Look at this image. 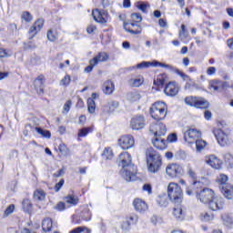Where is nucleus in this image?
Instances as JSON below:
<instances>
[{
  "label": "nucleus",
  "mask_w": 233,
  "mask_h": 233,
  "mask_svg": "<svg viewBox=\"0 0 233 233\" xmlns=\"http://www.w3.org/2000/svg\"><path fill=\"white\" fill-rule=\"evenodd\" d=\"M82 218L84 219V221H90V219H92V213H90L89 210L84 212L82 215Z\"/></svg>",
  "instance_id": "nucleus-51"
},
{
  "label": "nucleus",
  "mask_w": 233,
  "mask_h": 233,
  "mask_svg": "<svg viewBox=\"0 0 233 233\" xmlns=\"http://www.w3.org/2000/svg\"><path fill=\"white\" fill-rule=\"evenodd\" d=\"M124 28L126 32H129L133 35H137L143 32V28L135 23H124Z\"/></svg>",
  "instance_id": "nucleus-19"
},
{
  "label": "nucleus",
  "mask_w": 233,
  "mask_h": 233,
  "mask_svg": "<svg viewBox=\"0 0 233 233\" xmlns=\"http://www.w3.org/2000/svg\"><path fill=\"white\" fill-rule=\"evenodd\" d=\"M149 132L154 134V137H163L167 134V126L163 123L151 124Z\"/></svg>",
  "instance_id": "nucleus-13"
},
{
  "label": "nucleus",
  "mask_w": 233,
  "mask_h": 233,
  "mask_svg": "<svg viewBox=\"0 0 233 233\" xmlns=\"http://www.w3.org/2000/svg\"><path fill=\"white\" fill-rule=\"evenodd\" d=\"M65 185V179H61L58 183L55 186V191L59 192L61 190V187Z\"/></svg>",
  "instance_id": "nucleus-56"
},
{
  "label": "nucleus",
  "mask_w": 233,
  "mask_h": 233,
  "mask_svg": "<svg viewBox=\"0 0 233 233\" xmlns=\"http://www.w3.org/2000/svg\"><path fill=\"white\" fill-rule=\"evenodd\" d=\"M206 163H208L209 167H211L212 168H217V169L221 168L223 165V161H221V159H219L218 157L214 155H210L207 157Z\"/></svg>",
  "instance_id": "nucleus-20"
},
{
  "label": "nucleus",
  "mask_w": 233,
  "mask_h": 233,
  "mask_svg": "<svg viewBox=\"0 0 233 233\" xmlns=\"http://www.w3.org/2000/svg\"><path fill=\"white\" fill-rule=\"evenodd\" d=\"M230 85L227 81L221 80H210L208 82V88L209 90H214V92H218V90H225V88H229Z\"/></svg>",
  "instance_id": "nucleus-16"
},
{
  "label": "nucleus",
  "mask_w": 233,
  "mask_h": 233,
  "mask_svg": "<svg viewBox=\"0 0 233 233\" xmlns=\"http://www.w3.org/2000/svg\"><path fill=\"white\" fill-rule=\"evenodd\" d=\"M185 103L194 108H205V98L201 96H187L185 98Z\"/></svg>",
  "instance_id": "nucleus-12"
},
{
  "label": "nucleus",
  "mask_w": 233,
  "mask_h": 233,
  "mask_svg": "<svg viewBox=\"0 0 233 233\" xmlns=\"http://www.w3.org/2000/svg\"><path fill=\"white\" fill-rule=\"evenodd\" d=\"M150 66H161L163 68H172V66L170 65L154 60L153 62L143 61L137 64L136 66L130 67V70H134V68H137L138 70H143L145 68H150Z\"/></svg>",
  "instance_id": "nucleus-11"
},
{
  "label": "nucleus",
  "mask_w": 233,
  "mask_h": 233,
  "mask_svg": "<svg viewBox=\"0 0 233 233\" xmlns=\"http://www.w3.org/2000/svg\"><path fill=\"white\" fill-rule=\"evenodd\" d=\"M96 30H97V27H96V25H90L86 28L87 34H94V32H96Z\"/></svg>",
  "instance_id": "nucleus-58"
},
{
  "label": "nucleus",
  "mask_w": 233,
  "mask_h": 233,
  "mask_svg": "<svg viewBox=\"0 0 233 233\" xmlns=\"http://www.w3.org/2000/svg\"><path fill=\"white\" fill-rule=\"evenodd\" d=\"M130 229V221H126L122 223V230H129Z\"/></svg>",
  "instance_id": "nucleus-60"
},
{
  "label": "nucleus",
  "mask_w": 233,
  "mask_h": 233,
  "mask_svg": "<svg viewBox=\"0 0 233 233\" xmlns=\"http://www.w3.org/2000/svg\"><path fill=\"white\" fill-rule=\"evenodd\" d=\"M216 72H217V69L214 66L208 67L207 69L208 76H214L216 74Z\"/></svg>",
  "instance_id": "nucleus-59"
},
{
  "label": "nucleus",
  "mask_w": 233,
  "mask_h": 233,
  "mask_svg": "<svg viewBox=\"0 0 233 233\" xmlns=\"http://www.w3.org/2000/svg\"><path fill=\"white\" fill-rule=\"evenodd\" d=\"M21 19H23V21H25V23H30L32 22V19H34V17L32 16V14H30V12L24 11L21 15Z\"/></svg>",
  "instance_id": "nucleus-43"
},
{
  "label": "nucleus",
  "mask_w": 233,
  "mask_h": 233,
  "mask_svg": "<svg viewBox=\"0 0 233 233\" xmlns=\"http://www.w3.org/2000/svg\"><path fill=\"white\" fill-rule=\"evenodd\" d=\"M118 145L123 150H128L136 145V140L132 135H124L118 139Z\"/></svg>",
  "instance_id": "nucleus-14"
},
{
  "label": "nucleus",
  "mask_w": 233,
  "mask_h": 233,
  "mask_svg": "<svg viewBox=\"0 0 233 233\" xmlns=\"http://www.w3.org/2000/svg\"><path fill=\"white\" fill-rule=\"evenodd\" d=\"M227 199H232L233 198V185H231L230 189H228V192L226 195Z\"/></svg>",
  "instance_id": "nucleus-61"
},
{
  "label": "nucleus",
  "mask_w": 233,
  "mask_h": 233,
  "mask_svg": "<svg viewBox=\"0 0 233 233\" xmlns=\"http://www.w3.org/2000/svg\"><path fill=\"white\" fill-rule=\"evenodd\" d=\"M145 125H146L145 116L141 115H137L134 116L130 122V127L132 130H141V128H145Z\"/></svg>",
  "instance_id": "nucleus-17"
},
{
  "label": "nucleus",
  "mask_w": 233,
  "mask_h": 233,
  "mask_svg": "<svg viewBox=\"0 0 233 233\" xmlns=\"http://www.w3.org/2000/svg\"><path fill=\"white\" fill-rule=\"evenodd\" d=\"M56 210H58L59 212L65 210L66 208V206L65 205V202H58L56 207Z\"/></svg>",
  "instance_id": "nucleus-54"
},
{
  "label": "nucleus",
  "mask_w": 233,
  "mask_h": 233,
  "mask_svg": "<svg viewBox=\"0 0 233 233\" xmlns=\"http://www.w3.org/2000/svg\"><path fill=\"white\" fill-rule=\"evenodd\" d=\"M118 167H122L120 174L127 181H136L137 169L132 164V156L128 152H123L118 157Z\"/></svg>",
  "instance_id": "nucleus-1"
},
{
  "label": "nucleus",
  "mask_w": 233,
  "mask_h": 233,
  "mask_svg": "<svg viewBox=\"0 0 233 233\" xmlns=\"http://www.w3.org/2000/svg\"><path fill=\"white\" fill-rule=\"evenodd\" d=\"M213 132L220 147H227V145H230V133H228V131L218 128L214 129Z\"/></svg>",
  "instance_id": "nucleus-8"
},
{
  "label": "nucleus",
  "mask_w": 233,
  "mask_h": 233,
  "mask_svg": "<svg viewBox=\"0 0 233 233\" xmlns=\"http://www.w3.org/2000/svg\"><path fill=\"white\" fill-rule=\"evenodd\" d=\"M44 25H45V20L40 18L35 22L33 26H35L36 28V30L39 32L41 30V28H43Z\"/></svg>",
  "instance_id": "nucleus-47"
},
{
  "label": "nucleus",
  "mask_w": 233,
  "mask_h": 233,
  "mask_svg": "<svg viewBox=\"0 0 233 233\" xmlns=\"http://www.w3.org/2000/svg\"><path fill=\"white\" fill-rule=\"evenodd\" d=\"M72 106V101L67 100L65 105H64V114H68V112H70V108Z\"/></svg>",
  "instance_id": "nucleus-49"
},
{
  "label": "nucleus",
  "mask_w": 233,
  "mask_h": 233,
  "mask_svg": "<svg viewBox=\"0 0 233 233\" xmlns=\"http://www.w3.org/2000/svg\"><path fill=\"white\" fill-rule=\"evenodd\" d=\"M127 99L134 103L136 101H139V99H141V96L137 92H132L127 95Z\"/></svg>",
  "instance_id": "nucleus-40"
},
{
  "label": "nucleus",
  "mask_w": 233,
  "mask_h": 233,
  "mask_svg": "<svg viewBox=\"0 0 233 233\" xmlns=\"http://www.w3.org/2000/svg\"><path fill=\"white\" fill-rule=\"evenodd\" d=\"M149 112L155 121H163L168 113V106L165 102H156L151 106Z\"/></svg>",
  "instance_id": "nucleus-5"
},
{
  "label": "nucleus",
  "mask_w": 233,
  "mask_h": 233,
  "mask_svg": "<svg viewBox=\"0 0 233 233\" xmlns=\"http://www.w3.org/2000/svg\"><path fill=\"white\" fill-rule=\"evenodd\" d=\"M46 198V193L43 189H36L34 193V199L36 201H45Z\"/></svg>",
  "instance_id": "nucleus-29"
},
{
  "label": "nucleus",
  "mask_w": 233,
  "mask_h": 233,
  "mask_svg": "<svg viewBox=\"0 0 233 233\" xmlns=\"http://www.w3.org/2000/svg\"><path fill=\"white\" fill-rule=\"evenodd\" d=\"M178 37L181 41H185L188 37V31H179Z\"/></svg>",
  "instance_id": "nucleus-55"
},
{
  "label": "nucleus",
  "mask_w": 233,
  "mask_h": 233,
  "mask_svg": "<svg viewBox=\"0 0 233 233\" xmlns=\"http://www.w3.org/2000/svg\"><path fill=\"white\" fill-rule=\"evenodd\" d=\"M167 196L175 205L182 203L183 189H181V186L176 182H170L167 186Z\"/></svg>",
  "instance_id": "nucleus-6"
},
{
  "label": "nucleus",
  "mask_w": 233,
  "mask_h": 233,
  "mask_svg": "<svg viewBox=\"0 0 233 233\" xmlns=\"http://www.w3.org/2000/svg\"><path fill=\"white\" fill-rule=\"evenodd\" d=\"M225 163L228 168H233V157L230 154H226L224 156Z\"/></svg>",
  "instance_id": "nucleus-42"
},
{
  "label": "nucleus",
  "mask_w": 233,
  "mask_h": 233,
  "mask_svg": "<svg viewBox=\"0 0 233 233\" xmlns=\"http://www.w3.org/2000/svg\"><path fill=\"white\" fill-rule=\"evenodd\" d=\"M133 206L137 212H147V210H148V205L141 198H135Z\"/></svg>",
  "instance_id": "nucleus-21"
},
{
  "label": "nucleus",
  "mask_w": 233,
  "mask_h": 233,
  "mask_svg": "<svg viewBox=\"0 0 233 233\" xmlns=\"http://www.w3.org/2000/svg\"><path fill=\"white\" fill-rule=\"evenodd\" d=\"M102 156L105 159H112V157H114V152H112V148L106 147Z\"/></svg>",
  "instance_id": "nucleus-41"
},
{
  "label": "nucleus",
  "mask_w": 233,
  "mask_h": 233,
  "mask_svg": "<svg viewBox=\"0 0 233 233\" xmlns=\"http://www.w3.org/2000/svg\"><path fill=\"white\" fill-rule=\"evenodd\" d=\"M166 174L172 178L181 177L185 171L183 170V167L179 164L171 163L168 164L166 167Z\"/></svg>",
  "instance_id": "nucleus-7"
},
{
  "label": "nucleus",
  "mask_w": 233,
  "mask_h": 233,
  "mask_svg": "<svg viewBox=\"0 0 233 233\" xmlns=\"http://www.w3.org/2000/svg\"><path fill=\"white\" fill-rule=\"evenodd\" d=\"M147 165L148 172L151 174H157L163 167V158L161 155L154 148H147L146 151Z\"/></svg>",
  "instance_id": "nucleus-2"
},
{
  "label": "nucleus",
  "mask_w": 233,
  "mask_h": 233,
  "mask_svg": "<svg viewBox=\"0 0 233 233\" xmlns=\"http://www.w3.org/2000/svg\"><path fill=\"white\" fill-rule=\"evenodd\" d=\"M187 174L189 177L193 179L192 186L195 190V194L197 196V199L200 201V203H205V182L203 180L198 179L196 172L192 170V168H188Z\"/></svg>",
  "instance_id": "nucleus-3"
},
{
  "label": "nucleus",
  "mask_w": 233,
  "mask_h": 233,
  "mask_svg": "<svg viewBox=\"0 0 233 233\" xmlns=\"http://www.w3.org/2000/svg\"><path fill=\"white\" fill-rule=\"evenodd\" d=\"M92 15L94 21H96V23H100V25H105V23H108V12L106 11L94 9L92 11Z\"/></svg>",
  "instance_id": "nucleus-15"
},
{
  "label": "nucleus",
  "mask_w": 233,
  "mask_h": 233,
  "mask_svg": "<svg viewBox=\"0 0 233 233\" xmlns=\"http://www.w3.org/2000/svg\"><path fill=\"white\" fill-rule=\"evenodd\" d=\"M93 131H94V127H84V128L79 130L78 137H86V136H88V134H90V132H93Z\"/></svg>",
  "instance_id": "nucleus-37"
},
{
  "label": "nucleus",
  "mask_w": 233,
  "mask_h": 233,
  "mask_svg": "<svg viewBox=\"0 0 233 233\" xmlns=\"http://www.w3.org/2000/svg\"><path fill=\"white\" fill-rule=\"evenodd\" d=\"M154 140L152 141L153 147L157 148V150H165L167 148V140L162 138V137H154Z\"/></svg>",
  "instance_id": "nucleus-23"
},
{
  "label": "nucleus",
  "mask_w": 233,
  "mask_h": 233,
  "mask_svg": "<svg viewBox=\"0 0 233 233\" xmlns=\"http://www.w3.org/2000/svg\"><path fill=\"white\" fill-rule=\"evenodd\" d=\"M37 32H39V31L35 27V25H33L30 27L29 34L31 35V39H33V37H35V35H37Z\"/></svg>",
  "instance_id": "nucleus-52"
},
{
  "label": "nucleus",
  "mask_w": 233,
  "mask_h": 233,
  "mask_svg": "<svg viewBox=\"0 0 233 233\" xmlns=\"http://www.w3.org/2000/svg\"><path fill=\"white\" fill-rule=\"evenodd\" d=\"M87 110L89 114H94L96 112V101L92 98L87 99Z\"/></svg>",
  "instance_id": "nucleus-38"
},
{
  "label": "nucleus",
  "mask_w": 233,
  "mask_h": 233,
  "mask_svg": "<svg viewBox=\"0 0 233 233\" xmlns=\"http://www.w3.org/2000/svg\"><path fill=\"white\" fill-rule=\"evenodd\" d=\"M177 76H180L183 81H189L192 82V78L188 76V75L185 74L183 71L177 70Z\"/></svg>",
  "instance_id": "nucleus-46"
},
{
  "label": "nucleus",
  "mask_w": 233,
  "mask_h": 233,
  "mask_svg": "<svg viewBox=\"0 0 233 233\" xmlns=\"http://www.w3.org/2000/svg\"><path fill=\"white\" fill-rule=\"evenodd\" d=\"M34 86L37 94L39 95L43 94L45 90V76L43 75L38 76L34 82Z\"/></svg>",
  "instance_id": "nucleus-22"
},
{
  "label": "nucleus",
  "mask_w": 233,
  "mask_h": 233,
  "mask_svg": "<svg viewBox=\"0 0 233 233\" xmlns=\"http://www.w3.org/2000/svg\"><path fill=\"white\" fill-rule=\"evenodd\" d=\"M228 181V177L225 174H220L217 177V183L219 185V189L223 196L226 198L228 190L232 188V185L227 183Z\"/></svg>",
  "instance_id": "nucleus-10"
},
{
  "label": "nucleus",
  "mask_w": 233,
  "mask_h": 233,
  "mask_svg": "<svg viewBox=\"0 0 233 233\" xmlns=\"http://www.w3.org/2000/svg\"><path fill=\"white\" fill-rule=\"evenodd\" d=\"M70 81H72V78L69 75H66V76H64V78L61 79L60 86H68V85H70Z\"/></svg>",
  "instance_id": "nucleus-45"
},
{
  "label": "nucleus",
  "mask_w": 233,
  "mask_h": 233,
  "mask_svg": "<svg viewBox=\"0 0 233 233\" xmlns=\"http://www.w3.org/2000/svg\"><path fill=\"white\" fill-rule=\"evenodd\" d=\"M94 66H96V65L92 64V60L89 61V66L85 68L86 72H91L94 70Z\"/></svg>",
  "instance_id": "nucleus-62"
},
{
  "label": "nucleus",
  "mask_w": 233,
  "mask_h": 233,
  "mask_svg": "<svg viewBox=\"0 0 233 233\" xmlns=\"http://www.w3.org/2000/svg\"><path fill=\"white\" fill-rule=\"evenodd\" d=\"M221 218L224 225H227V227H229V225L233 224V217L228 213L222 214Z\"/></svg>",
  "instance_id": "nucleus-30"
},
{
  "label": "nucleus",
  "mask_w": 233,
  "mask_h": 233,
  "mask_svg": "<svg viewBox=\"0 0 233 233\" xmlns=\"http://www.w3.org/2000/svg\"><path fill=\"white\" fill-rule=\"evenodd\" d=\"M22 205L25 212H27V213L32 212V202L30 201V199L28 198L24 199L22 202Z\"/></svg>",
  "instance_id": "nucleus-34"
},
{
  "label": "nucleus",
  "mask_w": 233,
  "mask_h": 233,
  "mask_svg": "<svg viewBox=\"0 0 233 233\" xmlns=\"http://www.w3.org/2000/svg\"><path fill=\"white\" fill-rule=\"evenodd\" d=\"M167 79H168V76H167V74H159L157 76H155L153 84L157 88H163V85L167 83Z\"/></svg>",
  "instance_id": "nucleus-24"
},
{
  "label": "nucleus",
  "mask_w": 233,
  "mask_h": 233,
  "mask_svg": "<svg viewBox=\"0 0 233 233\" xmlns=\"http://www.w3.org/2000/svg\"><path fill=\"white\" fill-rule=\"evenodd\" d=\"M118 106L119 102L112 101L111 103H109V112H114V110H116V108H117Z\"/></svg>",
  "instance_id": "nucleus-50"
},
{
  "label": "nucleus",
  "mask_w": 233,
  "mask_h": 233,
  "mask_svg": "<svg viewBox=\"0 0 233 233\" xmlns=\"http://www.w3.org/2000/svg\"><path fill=\"white\" fill-rule=\"evenodd\" d=\"M178 92L179 85H177V83L176 82H169L164 89V93L166 94V96H169L170 97L177 96Z\"/></svg>",
  "instance_id": "nucleus-18"
},
{
  "label": "nucleus",
  "mask_w": 233,
  "mask_h": 233,
  "mask_svg": "<svg viewBox=\"0 0 233 233\" xmlns=\"http://www.w3.org/2000/svg\"><path fill=\"white\" fill-rule=\"evenodd\" d=\"M53 221L52 218H45L42 222V228L44 232H50L52 230Z\"/></svg>",
  "instance_id": "nucleus-28"
},
{
  "label": "nucleus",
  "mask_w": 233,
  "mask_h": 233,
  "mask_svg": "<svg viewBox=\"0 0 233 233\" xmlns=\"http://www.w3.org/2000/svg\"><path fill=\"white\" fill-rule=\"evenodd\" d=\"M195 143L197 152H203V150L205 149V140L198 138L195 140Z\"/></svg>",
  "instance_id": "nucleus-39"
},
{
  "label": "nucleus",
  "mask_w": 233,
  "mask_h": 233,
  "mask_svg": "<svg viewBox=\"0 0 233 233\" xmlns=\"http://www.w3.org/2000/svg\"><path fill=\"white\" fill-rule=\"evenodd\" d=\"M143 83H145V78L141 76L129 80L130 86L134 87L141 86Z\"/></svg>",
  "instance_id": "nucleus-27"
},
{
  "label": "nucleus",
  "mask_w": 233,
  "mask_h": 233,
  "mask_svg": "<svg viewBox=\"0 0 233 233\" xmlns=\"http://www.w3.org/2000/svg\"><path fill=\"white\" fill-rule=\"evenodd\" d=\"M228 46L233 50V38L228 40Z\"/></svg>",
  "instance_id": "nucleus-64"
},
{
  "label": "nucleus",
  "mask_w": 233,
  "mask_h": 233,
  "mask_svg": "<svg viewBox=\"0 0 233 233\" xmlns=\"http://www.w3.org/2000/svg\"><path fill=\"white\" fill-rule=\"evenodd\" d=\"M115 90L114 82L107 80L104 83V89L103 92L106 93L107 96H110Z\"/></svg>",
  "instance_id": "nucleus-26"
},
{
  "label": "nucleus",
  "mask_w": 233,
  "mask_h": 233,
  "mask_svg": "<svg viewBox=\"0 0 233 233\" xmlns=\"http://www.w3.org/2000/svg\"><path fill=\"white\" fill-rule=\"evenodd\" d=\"M35 131L37 132V134H40L42 137H46L47 139H50V137H52V134L49 130H44L41 127H35Z\"/></svg>",
  "instance_id": "nucleus-36"
},
{
  "label": "nucleus",
  "mask_w": 233,
  "mask_h": 233,
  "mask_svg": "<svg viewBox=\"0 0 233 233\" xmlns=\"http://www.w3.org/2000/svg\"><path fill=\"white\" fill-rule=\"evenodd\" d=\"M108 54L105 52L98 53L94 58L91 59L92 65H99V63H105L108 61Z\"/></svg>",
  "instance_id": "nucleus-25"
},
{
  "label": "nucleus",
  "mask_w": 233,
  "mask_h": 233,
  "mask_svg": "<svg viewBox=\"0 0 233 233\" xmlns=\"http://www.w3.org/2000/svg\"><path fill=\"white\" fill-rule=\"evenodd\" d=\"M144 192H147V194H152V186L150 184H145L143 186Z\"/></svg>",
  "instance_id": "nucleus-57"
},
{
  "label": "nucleus",
  "mask_w": 233,
  "mask_h": 233,
  "mask_svg": "<svg viewBox=\"0 0 233 233\" xmlns=\"http://www.w3.org/2000/svg\"><path fill=\"white\" fill-rule=\"evenodd\" d=\"M199 137H201V131L194 127H190L184 132V139L189 145L196 143Z\"/></svg>",
  "instance_id": "nucleus-9"
},
{
  "label": "nucleus",
  "mask_w": 233,
  "mask_h": 233,
  "mask_svg": "<svg viewBox=\"0 0 233 233\" xmlns=\"http://www.w3.org/2000/svg\"><path fill=\"white\" fill-rule=\"evenodd\" d=\"M137 8H138V10H141V12H143V14H147L148 8H150V5H148L145 2H138L137 4Z\"/></svg>",
  "instance_id": "nucleus-33"
},
{
  "label": "nucleus",
  "mask_w": 233,
  "mask_h": 233,
  "mask_svg": "<svg viewBox=\"0 0 233 233\" xmlns=\"http://www.w3.org/2000/svg\"><path fill=\"white\" fill-rule=\"evenodd\" d=\"M158 25L162 28H167V20H165L163 18H160L159 21H158Z\"/></svg>",
  "instance_id": "nucleus-63"
},
{
  "label": "nucleus",
  "mask_w": 233,
  "mask_h": 233,
  "mask_svg": "<svg viewBox=\"0 0 233 233\" xmlns=\"http://www.w3.org/2000/svg\"><path fill=\"white\" fill-rule=\"evenodd\" d=\"M14 210H15V206L14 204L9 205L5 210L4 216H10L14 213Z\"/></svg>",
  "instance_id": "nucleus-48"
},
{
  "label": "nucleus",
  "mask_w": 233,
  "mask_h": 233,
  "mask_svg": "<svg viewBox=\"0 0 233 233\" xmlns=\"http://www.w3.org/2000/svg\"><path fill=\"white\" fill-rule=\"evenodd\" d=\"M59 34H57V31L49 29L47 31V39L49 41H56L58 39Z\"/></svg>",
  "instance_id": "nucleus-35"
},
{
  "label": "nucleus",
  "mask_w": 233,
  "mask_h": 233,
  "mask_svg": "<svg viewBox=\"0 0 233 233\" xmlns=\"http://www.w3.org/2000/svg\"><path fill=\"white\" fill-rule=\"evenodd\" d=\"M167 141H169V143H176V141H177V135L176 133L168 135Z\"/></svg>",
  "instance_id": "nucleus-53"
},
{
  "label": "nucleus",
  "mask_w": 233,
  "mask_h": 233,
  "mask_svg": "<svg viewBox=\"0 0 233 233\" xmlns=\"http://www.w3.org/2000/svg\"><path fill=\"white\" fill-rule=\"evenodd\" d=\"M66 203H68V205H72L73 207H76L77 203H79V198L77 197L68 195L65 198Z\"/></svg>",
  "instance_id": "nucleus-31"
},
{
  "label": "nucleus",
  "mask_w": 233,
  "mask_h": 233,
  "mask_svg": "<svg viewBox=\"0 0 233 233\" xmlns=\"http://www.w3.org/2000/svg\"><path fill=\"white\" fill-rule=\"evenodd\" d=\"M131 21H133V23H141V21H143V16H141V14L139 13H133L131 15Z\"/></svg>",
  "instance_id": "nucleus-44"
},
{
  "label": "nucleus",
  "mask_w": 233,
  "mask_h": 233,
  "mask_svg": "<svg viewBox=\"0 0 233 233\" xmlns=\"http://www.w3.org/2000/svg\"><path fill=\"white\" fill-rule=\"evenodd\" d=\"M206 204L209 210L216 211L223 208V200L216 196L214 190L205 188Z\"/></svg>",
  "instance_id": "nucleus-4"
},
{
  "label": "nucleus",
  "mask_w": 233,
  "mask_h": 233,
  "mask_svg": "<svg viewBox=\"0 0 233 233\" xmlns=\"http://www.w3.org/2000/svg\"><path fill=\"white\" fill-rule=\"evenodd\" d=\"M173 215L177 219H180V220H182L183 218H185V215L183 214V208H181V207L179 206L177 208H174Z\"/></svg>",
  "instance_id": "nucleus-32"
}]
</instances>
